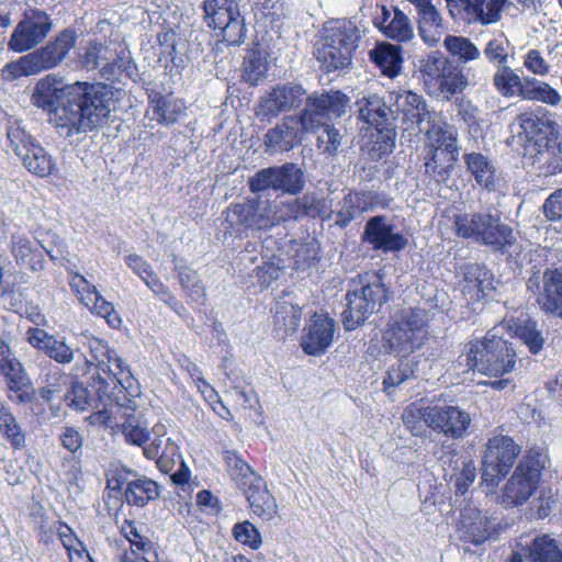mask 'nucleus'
I'll list each match as a JSON object with an SVG mask.
<instances>
[{"instance_id": "1", "label": "nucleus", "mask_w": 562, "mask_h": 562, "mask_svg": "<svg viewBox=\"0 0 562 562\" xmlns=\"http://www.w3.org/2000/svg\"><path fill=\"white\" fill-rule=\"evenodd\" d=\"M48 75L34 87L31 102L48 113L49 122L66 136L87 133L102 125L116 110L120 90L106 83L76 82L59 87Z\"/></svg>"}, {"instance_id": "2", "label": "nucleus", "mask_w": 562, "mask_h": 562, "mask_svg": "<svg viewBox=\"0 0 562 562\" xmlns=\"http://www.w3.org/2000/svg\"><path fill=\"white\" fill-rule=\"evenodd\" d=\"M97 373L93 375V387L100 402L134 411L135 398L140 394L138 381L133 376L130 367L101 339L93 338L89 342Z\"/></svg>"}, {"instance_id": "3", "label": "nucleus", "mask_w": 562, "mask_h": 562, "mask_svg": "<svg viewBox=\"0 0 562 562\" xmlns=\"http://www.w3.org/2000/svg\"><path fill=\"white\" fill-rule=\"evenodd\" d=\"M391 295L382 270L366 272L353 279L351 289L346 293V308L341 313L344 328L353 330L378 313Z\"/></svg>"}, {"instance_id": "4", "label": "nucleus", "mask_w": 562, "mask_h": 562, "mask_svg": "<svg viewBox=\"0 0 562 562\" xmlns=\"http://www.w3.org/2000/svg\"><path fill=\"white\" fill-rule=\"evenodd\" d=\"M465 366L485 375L504 376L512 373L517 353L512 342L488 331L482 339H473L464 346Z\"/></svg>"}, {"instance_id": "5", "label": "nucleus", "mask_w": 562, "mask_h": 562, "mask_svg": "<svg viewBox=\"0 0 562 562\" xmlns=\"http://www.w3.org/2000/svg\"><path fill=\"white\" fill-rule=\"evenodd\" d=\"M544 468L546 457L539 450H528L501 490L498 503L505 508L526 504L538 490Z\"/></svg>"}, {"instance_id": "6", "label": "nucleus", "mask_w": 562, "mask_h": 562, "mask_svg": "<svg viewBox=\"0 0 562 562\" xmlns=\"http://www.w3.org/2000/svg\"><path fill=\"white\" fill-rule=\"evenodd\" d=\"M360 38L358 29L349 21H336L325 27L316 48V59L326 72L348 67Z\"/></svg>"}, {"instance_id": "7", "label": "nucleus", "mask_w": 562, "mask_h": 562, "mask_svg": "<svg viewBox=\"0 0 562 562\" xmlns=\"http://www.w3.org/2000/svg\"><path fill=\"white\" fill-rule=\"evenodd\" d=\"M456 229L459 236L485 246H510L515 241L513 228L501 222L497 212L458 216Z\"/></svg>"}, {"instance_id": "8", "label": "nucleus", "mask_w": 562, "mask_h": 562, "mask_svg": "<svg viewBox=\"0 0 562 562\" xmlns=\"http://www.w3.org/2000/svg\"><path fill=\"white\" fill-rule=\"evenodd\" d=\"M202 8L206 25L218 31L228 45L238 46L245 42L248 30L235 0H204Z\"/></svg>"}, {"instance_id": "9", "label": "nucleus", "mask_w": 562, "mask_h": 562, "mask_svg": "<svg viewBox=\"0 0 562 562\" xmlns=\"http://www.w3.org/2000/svg\"><path fill=\"white\" fill-rule=\"evenodd\" d=\"M521 453V448L506 435L490 438L482 459V483L496 487L513 469Z\"/></svg>"}, {"instance_id": "10", "label": "nucleus", "mask_w": 562, "mask_h": 562, "mask_svg": "<svg viewBox=\"0 0 562 562\" xmlns=\"http://www.w3.org/2000/svg\"><path fill=\"white\" fill-rule=\"evenodd\" d=\"M252 193L273 190L295 195L305 187L303 170L293 162L258 170L248 181Z\"/></svg>"}, {"instance_id": "11", "label": "nucleus", "mask_w": 562, "mask_h": 562, "mask_svg": "<svg viewBox=\"0 0 562 562\" xmlns=\"http://www.w3.org/2000/svg\"><path fill=\"white\" fill-rule=\"evenodd\" d=\"M50 15L40 9H29L15 25L8 48L14 53H24L42 44L53 30Z\"/></svg>"}, {"instance_id": "12", "label": "nucleus", "mask_w": 562, "mask_h": 562, "mask_svg": "<svg viewBox=\"0 0 562 562\" xmlns=\"http://www.w3.org/2000/svg\"><path fill=\"white\" fill-rule=\"evenodd\" d=\"M516 122L525 138L533 144L538 154H542L543 148L551 147L559 140V124L546 109L526 111L516 117Z\"/></svg>"}, {"instance_id": "13", "label": "nucleus", "mask_w": 562, "mask_h": 562, "mask_svg": "<svg viewBox=\"0 0 562 562\" xmlns=\"http://www.w3.org/2000/svg\"><path fill=\"white\" fill-rule=\"evenodd\" d=\"M8 138L12 150L30 172L40 177H46L53 172L55 164L52 157L42 146L35 144L24 130L11 127L8 131Z\"/></svg>"}, {"instance_id": "14", "label": "nucleus", "mask_w": 562, "mask_h": 562, "mask_svg": "<svg viewBox=\"0 0 562 562\" xmlns=\"http://www.w3.org/2000/svg\"><path fill=\"white\" fill-rule=\"evenodd\" d=\"M349 108L350 98L339 90L310 95L303 110L304 122L317 131L322 124L346 114Z\"/></svg>"}, {"instance_id": "15", "label": "nucleus", "mask_w": 562, "mask_h": 562, "mask_svg": "<svg viewBox=\"0 0 562 562\" xmlns=\"http://www.w3.org/2000/svg\"><path fill=\"white\" fill-rule=\"evenodd\" d=\"M527 288L537 291L536 301L541 312L562 319V266L546 269L541 280L535 276L529 278Z\"/></svg>"}, {"instance_id": "16", "label": "nucleus", "mask_w": 562, "mask_h": 562, "mask_svg": "<svg viewBox=\"0 0 562 562\" xmlns=\"http://www.w3.org/2000/svg\"><path fill=\"white\" fill-rule=\"evenodd\" d=\"M457 536L460 542L479 547L485 541L496 538L497 528L492 517L468 504L461 509Z\"/></svg>"}, {"instance_id": "17", "label": "nucleus", "mask_w": 562, "mask_h": 562, "mask_svg": "<svg viewBox=\"0 0 562 562\" xmlns=\"http://www.w3.org/2000/svg\"><path fill=\"white\" fill-rule=\"evenodd\" d=\"M305 94V90L299 85H278L259 99L255 114L261 122H269L281 112L299 108L303 103Z\"/></svg>"}, {"instance_id": "18", "label": "nucleus", "mask_w": 562, "mask_h": 562, "mask_svg": "<svg viewBox=\"0 0 562 562\" xmlns=\"http://www.w3.org/2000/svg\"><path fill=\"white\" fill-rule=\"evenodd\" d=\"M307 132H316L314 126L304 122V112L300 115L285 116L282 122L269 130L265 135V145L272 153H282L293 149L302 144Z\"/></svg>"}, {"instance_id": "19", "label": "nucleus", "mask_w": 562, "mask_h": 562, "mask_svg": "<svg viewBox=\"0 0 562 562\" xmlns=\"http://www.w3.org/2000/svg\"><path fill=\"white\" fill-rule=\"evenodd\" d=\"M430 429L449 439H462L468 435L471 417L468 412L453 405L429 406Z\"/></svg>"}, {"instance_id": "20", "label": "nucleus", "mask_w": 562, "mask_h": 562, "mask_svg": "<svg viewBox=\"0 0 562 562\" xmlns=\"http://www.w3.org/2000/svg\"><path fill=\"white\" fill-rule=\"evenodd\" d=\"M226 221L233 226L240 224L248 228L268 227L276 221L271 202L260 196L247 199L245 203L235 204L226 212Z\"/></svg>"}, {"instance_id": "21", "label": "nucleus", "mask_w": 562, "mask_h": 562, "mask_svg": "<svg viewBox=\"0 0 562 562\" xmlns=\"http://www.w3.org/2000/svg\"><path fill=\"white\" fill-rule=\"evenodd\" d=\"M77 34L71 29H65L45 46L31 53L37 72L46 71L59 66L69 52L75 47Z\"/></svg>"}, {"instance_id": "22", "label": "nucleus", "mask_w": 562, "mask_h": 562, "mask_svg": "<svg viewBox=\"0 0 562 562\" xmlns=\"http://www.w3.org/2000/svg\"><path fill=\"white\" fill-rule=\"evenodd\" d=\"M396 111L402 114V121L406 128L418 127L423 131L424 123L438 121V113L430 110L425 98L412 91H402L394 100Z\"/></svg>"}, {"instance_id": "23", "label": "nucleus", "mask_w": 562, "mask_h": 562, "mask_svg": "<svg viewBox=\"0 0 562 562\" xmlns=\"http://www.w3.org/2000/svg\"><path fill=\"white\" fill-rule=\"evenodd\" d=\"M416 10L418 35L429 47H435L446 31V23L432 0H407Z\"/></svg>"}, {"instance_id": "24", "label": "nucleus", "mask_w": 562, "mask_h": 562, "mask_svg": "<svg viewBox=\"0 0 562 562\" xmlns=\"http://www.w3.org/2000/svg\"><path fill=\"white\" fill-rule=\"evenodd\" d=\"M440 461L445 480L454 482L457 493L464 494L476 477V468L471 457L453 450L443 452Z\"/></svg>"}, {"instance_id": "25", "label": "nucleus", "mask_w": 562, "mask_h": 562, "mask_svg": "<svg viewBox=\"0 0 562 562\" xmlns=\"http://www.w3.org/2000/svg\"><path fill=\"white\" fill-rule=\"evenodd\" d=\"M334 331V321L327 315L315 313L301 338L303 351L308 356L325 353L333 342Z\"/></svg>"}, {"instance_id": "26", "label": "nucleus", "mask_w": 562, "mask_h": 562, "mask_svg": "<svg viewBox=\"0 0 562 562\" xmlns=\"http://www.w3.org/2000/svg\"><path fill=\"white\" fill-rule=\"evenodd\" d=\"M272 311L277 328L283 329L285 336L296 333L301 325L302 307L296 302L295 293L292 290L282 291L276 300Z\"/></svg>"}, {"instance_id": "27", "label": "nucleus", "mask_w": 562, "mask_h": 562, "mask_svg": "<svg viewBox=\"0 0 562 562\" xmlns=\"http://www.w3.org/2000/svg\"><path fill=\"white\" fill-rule=\"evenodd\" d=\"M467 170L473 176L475 182L488 192L501 191V178L493 161L485 155L476 151L463 155Z\"/></svg>"}, {"instance_id": "28", "label": "nucleus", "mask_w": 562, "mask_h": 562, "mask_svg": "<svg viewBox=\"0 0 562 562\" xmlns=\"http://www.w3.org/2000/svg\"><path fill=\"white\" fill-rule=\"evenodd\" d=\"M363 239L372 246H406L407 239L396 231L392 220L384 215L371 217L363 232Z\"/></svg>"}, {"instance_id": "29", "label": "nucleus", "mask_w": 562, "mask_h": 562, "mask_svg": "<svg viewBox=\"0 0 562 562\" xmlns=\"http://www.w3.org/2000/svg\"><path fill=\"white\" fill-rule=\"evenodd\" d=\"M359 119L373 126L379 133L389 130L393 111L378 94H370L357 101Z\"/></svg>"}, {"instance_id": "30", "label": "nucleus", "mask_w": 562, "mask_h": 562, "mask_svg": "<svg viewBox=\"0 0 562 562\" xmlns=\"http://www.w3.org/2000/svg\"><path fill=\"white\" fill-rule=\"evenodd\" d=\"M419 360L416 357L403 356L398 361L387 368L382 379V391L393 396L398 387L407 381L418 378Z\"/></svg>"}, {"instance_id": "31", "label": "nucleus", "mask_w": 562, "mask_h": 562, "mask_svg": "<svg viewBox=\"0 0 562 562\" xmlns=\"http://www.w3.org/2000/svg\"><path fill=\"white\" fill-rule=\"evenodd\" d=\"M78 292L86 293L82 295V302L94 314L106 319L112 328H119L122 325V318L114 310L112 303L108 302L95 289L93 284L80 277L79 283L76 284Z\"/></svg>"}, {"instance_id": "32", "label": "nucleus", "mask_w": 562, "mask_h": 562, "mask_svg": "<svg viewBox=\"0 0 562 562\" xmlns=\"http://www.w3.org/2000/svg\"><path fill=\"white\" fill-rule=\"evenodd\" d=\"M425 173L437 183H447L458 160L459 150L447 153L443 150H425Z\"/></svg>"}, {"instance_id": "33", "label": "nucleus", "mask_w": 562, "mask_h": 562, "mask_svg": "<svg viewBox=\"0 0 562 562\" xmlns=\"http://www.w3.org/2000/svg\"><path fill=\"white\" fill-rule=\"evenodd\" d=\"M124 499L127 505L136 507H145L149 502L159 497V485L151 479L137 475L128 482V486L124 490Z\"/></svg>"}, {"instance_id": "34", "label": "nucleus", "mask_w": 562, "mask_h": 562, "mask_svg": "<svg viewBox=\"0 0 562 562\" xmlns=\"http://www.w3.org/2000/svg\"><path fill=\"white\" fill-rule=\"evenodd\" d=\"M426 137L425 150L435 148L447 153H456L459 150L457 144L458 132L453 126L441 122L440 115H438V121L428 124Z\"/></svg>"}, {"instance_id": "35", "label": "nucleus", "mask_w": 562, "mask_h": 562, "mask_svg": "<svg viewBox=\"0 0 562 562\" xmlns=\"http://www.w3.org/2000/svg\"><path fill=\"white\" fill-rule=\"evenodd\" d=\"M522 549L530 562H562V544L547 533L536 536Z\"/></svg>"}, {"instance_id": "36", "label": "nucleus", "mask_w": 562, "mask_h": 562, "mask_svg": "<svg viewBox=\"0 0 562 562\" xmlns=\"http://www.w3.org/2000/svg\"><path fill=\"white\" fill-rule=\"evenodd\" d=\"M506 0H460L469 22L487 25L501 19V9Z\"/></svg>"}, {"instance_id": "37", "label": "nucleus", "mask_w": 562, "mask_h": 562, "mask_svg": "<svg viewBox=\"0 0 562 562\" xmlns=\"http://www.w3.org/2000/svg\"><path fill=\"white\" fill-rule=\"evenodd\" d=\"M370 59L381 69L382 74L395 77L403 61L401 47L387 42L379 43L370 50Z\"/></svg>"}, {"instance_id": "38", "label": "nucleus", "mask_w": 562, "mask_h": 562, "mask_svg": "<svg viewBox=\"0 0 562 562\" xmlns=\"http://www.w3.org/2000/svg\"><path fill=\"white\" fill-rule=\"evenodd\" d=\"M389 348L392 352L408 356L416 349L422 348L427 341L426 338L407 330L406 328L391 324L385 333Z\"/></svg>"}, {"instance_id": "39", "label": "nucleus", "mask_w": 562, "mask_h": 562, "mask_svg": "<svg viewBox=\"0 0 562 562\" xmlns=\"http://www.w3.org/2000/svg\"><path fill=\"white\" fill-rule=\"evenodd\" d=\"M173 261V269L178 273V278L182 289L188 294L189 299L198 305L205 303V290L198 278L196 272L186 265L183 259L178 258L175 254L170 255Z\"/></svg>"}, {"instance_id": "40", "label": "nucleus", "mask_w": 562, "mask_h": 562, "mask_svg": "<svg viewBox=\"0 0 562 562\" xmlns=\"http://www.w3.org/2000/svg\"><path fill=\"white\" fill-rule=\"evenodd\" d=\"M246 496L251 512L263 521H270L277 516L278 506L268 490L249 484Z\"/></svg>"}, {"instance_id": "41", "label": "nucleus", "mask_w": 562, "mask_h": 562, "mask_svg": "<svg viewBox=\"0 0 562 562\" xmlns=\"http://www.w3.org/2000/svg\"><path fill=\"white\" fill-rule=\"evenodd\" d=\"M268 54L260 47L247 49L243 64V79L251 86L267 76Z\"/></svg>"}, {"instance_id": "42", "label": "nucleus", "mask_w": 562, "mask_h": 562, "mask_svg": "<svg viewBox=\"0 0 562 562\" xmlns=\"http://www.w3.org/2000/svg\"><path fill=\"white\" fill-rule=\"evenodd\" d=\"M369 207L368 195L360 192H349L340 203L336 212L335 223L341 227L347 226L351 221L358 218Z\"/></svg>"}, {"instance_id": "43", "label": "nucleus", "mask_w": 562, "mask_h": 562, "mask_svg": "<svg viewBox=\"0 0 562 562\" xmlns=\"http://www.w3.org/2000/svg\"><path fill=\"white\" fill-rule=\"evenodd\" d=\"M514 334L528 348L532 355H538L544 345L542 330L535 319H517L513 326Z\"/></svg>"}, {"instance_id": "44", "label": "nucleus", "mask_w": 562, "mask_h": 562, "mask_svg": "<svg viewBox=\"0 0 562 562\" xmlns=\"http://www.w3.org/2000/svg\"><path fill=\"white\" fill-rule=\"evenodd\" d=\"M432 315L422 306L404 308L392 324L428 339V323Z\"/></svg>"}, {"instance_id": "45", "label": "nucleus", "mask_w": 562, "mask_h": 562, "mask_svg": "<svg viewBox=\"0 0 562 562\" xmlns=\"http://www.w3.org/2000/svg\"><path fill=\"white\" fill-rule=\"evenodd\" d=\"M121 533L130 542L131 550L134 549L144 554L143 560L145 562H159L154 543L150 539L140 535L135 526V521L125 519L121 527Z\"/></svg>"}, {"instance_id": "46", "label": "nucleus", "mask_w": 562, "mask_h": 562, "mask_svg": "<svg viewBox=\"0 0 562 562\" xmlns=\"http://www.w3.org/2000/svg\"><path fill=\"white\" fill-rule=\"evenodd\" d=\"M382 33L398 43H409L415 38L411 19L396 7H393V18L390 20V24L384 25Z\"/></svg>"}, {"instance_id": "47", "label": "nucleus", "mask_w": 562, "mask_h": 562, "mask_svg": "<svg viewBox=\"0 0 562 562\" xmlns=\"http://www.w3.org/2000/svg\"><path fill=\"white\" fill-rule=\"evenodd\" d=\"M446 50L458 61L468 64L481 57L479 47L468 37L447 35L443 41Z\"/></svg>"}, {"instance_id": "48", "label": "nucleus", "mask_w": 562, "mask_h": 562, "mask_svg": "<svg viewBox=\"0 0 562 562\" xmlns=\"http://www.w3.org/2000/svg\"><path fill=\"white\" fill-rule=\"evenodd\" d=\"M429 406L409 405L403 413V424L405 428L415 437H425L427 429H430L428 420Z\"/></svg>"}, {"instance_id": "49", "label": "nucleus", "mask_w": 562, "mask_h": 562, "mask_svg": "<svg viewBox=\"0 0 562 562\" xmlns=\"http://www.w3.org/2000/svg\"><path fill=\"white\" fill-rule=\"evenodd\" d=\"M266 249L267 252L272 250V248ZM273 257V255L270 257L268 254H265L262 256V263L257 266L255 269L259 291L268 289L273 281H277L281 277L283 272L281 259H278V262H276L272 260Z\"/></svg>"}, {"instance_id": "50", "label": "nucleus", "mask_w": 562, "mask_h": 562, "mask_svg": "<svg viewBox=\"0 0 562 562\" xmlns=\"http://www.w3.org/2000/svg\"><path fill=\"white\" fill-rule=\"evenodd\" d=\"M521 82L522 79L507 65L498 67L493 76L495 89L505 98L518 94Z\"/></svg>"}, {"instance_id": "51", "label": "nucleus", "mask_w": 562, "mask_h": 562, "mask_svg": "<svg viewBox=\"0 0 562 562\" xmlns=\"http://www.w3.org/2000/svg\"><path fill=\"white\" fill-rule=\"evenodd\" d=\"M437 81L439 90L445 99H450L452 95L461 92L467 86V79L462 71L451 63L446 67Z\"/></svg>"}, {"instance_id": "52", "label": "nucleus", "mask_w": 562, "mask_h": 562, "mask_svg": "<svg viewBox=\"0 0 562 562\" xmlns=\"http://www.w3.org/2000/svg\"><path fill=\"white\" fill-rule=\"evenodd\" d=\"M64 401L68 407L78 412H85L92 407L94 400L83 383L74 381L67 389Z\"/></svg>"}, {"instance_id": "53", "label": "nucleus", "mask_w": 562, "mask_h": 562, "mask_svg": "<svg viewBox=\"0 0 562 562\" xmlns=\"http://www.w3.org/2000/svg\"><path fill=\"white\" fill-rule=\"evenodd\" d=\"M1 373L7 380L9 390H21L31 381L22 363L15 358H10L0 367Z\"/></svg>"}, {"instance_id": "54", "label": "nucleus", "mask_w": 562, "mask_h": 562, "mask_svg": "<svg viewBox=\"0 0 562 562\" xmlns=\"http://www.w3.org/2000/svg\"><path fill=\"white\" fill-rule=\"evenodd\" d=\"M106 63L101 67V77L109 81L120 80V76L126 72L128 76L134 69V65L128 52H122L121 55H116L111 61Z\"/></svg>"}, {"instance_id": "55", "label": "nucleus", "mask_w": 562, "mask_h": 562, "mask_svg": "<svg viewBox=\"0 0 562 562\" xmlns=\"http://www.w3.org/2000/svg\"><path fill=\"white\" fill-rule=\"evenodd\" d=\"M302 206L304 216L326 217L331 211L330 202L318 192H307L302 196Z\"/></svg>"}, {"instance_id": "56", "label": "nucleus", "mask_w": 562, "mask_h": 562, "mask_svg": "<svg viewBox=\"0 0 562 562\" xmlns=\"http://www.w3.org/2000/svg\"><path fill=\"white\" fill-rule=\"evenodd\" d=\"M321 128H323V131L317 136L318 148L328 156H335L344 143V135L340 133L339 128L328 124V122L322 124Z\"/></svg>"}, {"instance_id": "57", "label": "nucleus", "mask_w": 562, "mask_h": 562, "mask_svg": "<svg viewBox=\"0 0 562 562\" xmlns=\"http://www.w3.org/2000/svg\"><path fill=\"white\" fill-rule=\"evenodd\" d=\"M136 475V471L128 469L123 464H112L105 471L106 487L113 492L121 493L123 491V486H128V482H131Z\"/></svg>"}, {"instance_id": "58", "label": "nucleus", "mask_w": 562, "mask_h": 562, "mask_svg": "<svg viewBox=\"0 0 562 562\" xmlns=\"http://www.w3.org/2000/svg\"><path fill=\"white\" fill-rule=\"evenodd\" d=\"M154 114L158 122L166 125L173 124L182 114V104L171 98H159L154 106Z\"/></svg>"}, {"instance_id": "59", "label": "nucleus", "mask_w": 562, "mask_h": 562, "mask_svg": "<svg viewBox=\"0 0 562 562\" xmlns=\"http://www.w3.org/2000/svg\"><path fill=\"white\" fill-rule=\"evenodd\" d=\"M45 382L46 385L38 389V394L43 401L50 403L55 396L63 392V387L68 382V376L58 368H55V370L49 371Z\"/></svg>"}, {"instance_id": "60", "label": "nucleus", "mask_w": 562, "mask_h": 562, "mask_svg": "<svg viewBox=\"0 0 562 562\" xmlns=\"http://www.w3.org/2000/svg\"><path fill=\"white\" fill-rule=\"evenodd\" d=\"M122 432L125 440L138 447H143L149 440V430L143 427L139 419L135 416L128 415L122 425Z\"/></svg>"}, {"instance_id": "61", "label": "nucleus", "mask_w": 562, "mask_h": 562, "mask_svg": "<svg viewBox=\"0 0 562 562\" xmlns=\"http://www.w3.org/2000/svg\"><path fill=\"white\" fill-rule=\"evenodd\" d=\"M233 535L236 541L257 550L260 548L262 540L259 530L250 522H238L233 528Z\"/></svg>"}, {"instance_id": "62", "label": "nucleus", "mask_w": 562, "mask_h": 562, "mask_svg": "<svg viewBox=\"0 0 562 562\" xmlns=\"http://www.w3.org/2000/svg\"><path fill=\"white\" fill-rule=\"evenodd\" d=\"M0 434L10 442L13 449L21 450L26 445L25 435L15 416L4 418L0 423Z\"/></svg>"}, {"instance_id": "63", "label": "nucleus", "mask_w": 562, "mask_h": 562, "mask_svg": "<svg viewBox=\"0 0 562 562\" xmlns=\"http://www.w3.org/2000/svg\"><path fill=\"white\" fill-rule=\"evenodd\" d=\"M3 71L11 79L38 74L31 53L20 57L16 61L7 64Z\"/></svg>"}, {"instance_id": "64", "label": "nucleus", "mask_w": 562, "mask_h": 562, "mask_svg": "<svg viewBox=\"0 0 562 562\" xmlns=\"http://www.w3.org/2000/svg\"><path fill=\"white\" fill-rule=\"evenodd\" d=\"M543 159V169L547 175H557L562 172V146L558 140L555 145L543 148L542 154H539Z\"/></svg>"}]
</instances>
